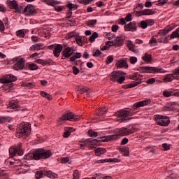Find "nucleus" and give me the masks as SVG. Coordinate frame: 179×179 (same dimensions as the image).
Instances as JSON below:
<instances>
[{"mask_svg":"<svg viewBox=\"0 0 179 179\" xmlns=\"http://www.w3.org/2000/svg\"><path fill=\"white\" fill-rule=\"evenodd\" d=\"M79 178H80L79 171L78 170L74 171L73 173V179H79Z\"/></svg>","mask_w":179,"mask_h":179,"instance_id":"nucleus-54","label":"nucleus"},{"mask_svg":"<svg viewBox=\"0 0 179 179\" xmlns=\"http://www.w3.org/2000/svg\"><path fill=\"white\" fill-rule=\"evenodd\" d=\"M87 142H88V143H90V145H92V148H94V146H96V145H100V141H98V140H96V139H94L92 141H90V139H87Z\"/></svg>","mask_w":179,"mask_h":179,"instance_id":"nucleus-34","label":"nucleus"},{"mask_svg":"<svg viewBox=\"0 0 179 179\" xmlns=\"http://www.w3.org/2000/svg\"><path fill=\"white\" fill-rule=\"evenodd\" d=\"M35 178L36 179H40L43 178V171H38L35 173Z\"/></svg>","mask_w":179,"mask_h":179,"instance_id":"nucleus-52","label":"nucleus"},{"mask_svg":"<svg viewBox=\"0 0 179 179\" xmlns=\"http://www.w3.org/2000/svg\"><path fill=\"white\" fill-rule=\"evenodd\" d=\"M14 66L13 68L15 71H20L21 69H23L24 68V62L23 58L20 57H15L13 59Z\"/></svg>","mask_w":179,"mask_h":179,"instance_id":"nucleus-9","label":"nucleus"},{"mask_svg":"<svg viewBox=\"0 0 179 179\" xmlns=\"http://www.w3.org/2000/svg\"><path fill=\"white\" fill-rule=\"evenodd\" d=\"M106 152V149L98 148L95 150V155H96L97 156H101V155H104Z\"/></svg>","mask_w":179,"mask_h":179,"instance_id":"nucleus-32","label":"nucleus"},{"mask_svg":"<svg viewBox=\"0 0 179 179\" xmlns=\"http://www.w3.org/2000/svg\"><path fill=\"white\" fill-rule=\"evenodd\" d=\"M9 153L10 157H14L17 153L18 156H23V150H22V143H19L15 147H11L9 149Z\"/></svg>","mask_w":179,"mask_h":179,"instance_id":"nucleus-8","label":"nucleus"},{"mask_svg":"<svg viewBox=\"0 0 179 179\" xmlns=\"http://www.w3.org/2000/svg\"><path fill=\"white\" fill-rule=\"evenodd\" d=\"M99 37V34L97 32H94L92 36L90 37V43H94L95 41L96 38Z\"/></svg>","mask_w":179,"mask_h":179,"instance_id":"nucleus-42","label":"nucleus"},{"mask_svg":"<svg viewBox=\"0 0 179 179\" xmlns=\"http://www.w3.org/2000/svg\"><path fill=\"white\" fill-rule=\"evenodd\" d=\"M176 94H177V92L174 93L171 91H164L163 92L164 97H171V96H176L178 97V96L176 95Z\"/></svg>","mask_w":179,"mask_h":179,"instance_id":"nucleus-33","label":"nucleus"},{"mask_svg":"<svg viewBox=\"0 0 179 179\" xmlns=\"http://www.w3.org/2000/svg\"><path fill=\"white\" fill-rule=\"evenodd\" d=\"M75 132V129L72 127H65L64 132L63 134L64 138H69L71 136V133Z\"/></svg>","mask_w":179,"mask_h":179,"instance_id":"nucleus-21","label":"nucleus"},{"mask_svg":"<svg viewBox=\"0 0 179 179\" xmlns=\"http://www.w3.org/2000/svg\"><path fill=\"white\" fill-rule=\"evenodd\" d=\"M115 66L116 68H117L118 69H121L122 68L128 69V62L125 59H121L120 60H117Z\"/></svg>","mask_w":179,"mask_h":179,"instance_id":"nucleus-17","label":"nucleus"},{"mask_svg":"<svg viewBox=\"0 0 179 179\" xmlns=\"http://www.w3.org/2000/svg\"><path fill=\"white\" fill-rule=\"evenodd\" d=\"M118 150L122 153L123 156H129V148L128 147H120Z\"/></svg>","mask_w":179,"mask_h":179,"instance_id":"nucleus-23","label":"nucleus"},{"mask_svg":"<svg viewBox=\"0 0 179 179\" xmlns=\"http://www.w3.org/2000/svg\"><path fill=\"white\" fill-rule=\"evenodd\" d=\"M145 22L147 23V27L148 26H153L155 24V20H153V19L145 20Z\"/></svg>","mask_w":179,"mask_h":179,"instance_id":"nucleus-53","label":"nucleus"},{"mask_svg":"<svg viewBox=\"0 0 179 179\" xmlns=\"http://www.w3.org/2000/svg\"><path fill=\"white\" fill-rule=\"evenodd\" d=\"M43 2L46 3V5H49V6H55V5H59V1H54V0H43Z\"/></svg>","mask_w":179,"mask_h":179,"instance_id":"nucleus-28","label":"nucleus"},{"mask_svg":"<svg viewBox=\"0 0 179 179\" xmlns=\"http://www.w3.org/2000/svg\"><path fill=\"white\" fill-rule=\"evenodd\" d=\"M27 33H29L28 29H20L16 31V36L20 38H23Z\"/></svg>","mask_w":179,"mask_h":179,"instance_id":"nucleus-25","label":"nucleus"},{"mask_svg":"<svg viewBox=\"0 0 179 179\" xmlns=\"http://www.w3.org/2000/svg\"><path fill=\"white\" fill-rule=\"evenodd\" d=\"M77 92H79L81 94L87 92L89 89L86 87L78 86L76 87Z\"/></svg>","mask_w":179,"mask_h":179,"instance_id":"nucleus-35","label":"nucleus"},{"mask_svg":"<svg viewBox=\"0 0 179 179\" xmlns=\"http://www.w3.org/2000/svg\"><path fill=\"white\" fill-rule=\"evenodd\" d=\"M86 26L94 27L97 24V20H90L85 22Z\"/></svg>","mask_w":179,"mask_h":179,"instance_id":"nucleus-29","label":"nucleus"},{"mask_svg":"<svg viewBox=\"0 0 179 179\" xmlns=\"http://www.w3.org/2000/svg\"><path fill=\"white\" fill-rule=\"evenodd\" d=\"M23 13H24V15H36V13H37V11L36 10L33 5L28 4L24 8Z\"/></svg>","mask_w":179,"mask_h":179,"instance_id":"nucleus-14","label":"nucleus"},{"mask_svg":"<svg viewBox=\"0 0 179 179\" xmlns=\"http://www.w3.org/2000/svg\"><path fill=\"white\" fill-rule=\"evenodd\" d=\"M17 80V78L12 74H8L0 80V83H10Z\"/></svg>","mask_w":179,"mask_h":179,"instance_id":"nucleus-13","label":"nucleus"},{"mask_svg":"<svg viewBox=\"0 0 179 179\" xmlns=\"http://www.w3.org/2000/svg\"><path fill=\"white\" fill-rule=\"evenodd\" d=\"M125 31H136L138 30V27L136 26V23L134 22H129L127 24L124 25Z\"/></svg>","mask_w":179,"mask_h":179,"instance_id":"nucleus-15","label":"nucleus"},{"mask_svg":"<svg viewBox=\"0 0 179 179\" xmlns=\"http://www.w3.org/2000/svg\"><path fill=\"white\" fill-rule=\"evenodd\" d=\"M174 79L179 80V71L178 68L175 71L173 74H166L164 78V82H172Z\"/></svg>","mask_w":179,"mask_h":179,"instance_id":"nucleus-10","label":"nucleus"},{"mask_svg":"<svg viewBox=\"0 0 179 179\" xmlns=\"http://www.w3.org/2000/svg\"><path fill=\"white\" fill-rule=\"evenodd\" d=\"M132 114L129 109H123L115 113V117H116V121L118 122H127L132 117H130Z\"/></svg>","mask_w":179,"mask_h":179,"instance_id":"nucleus-2","label":"nucleus"},{"mask_svg":"<svg viewBox=\"0 0 179 179\" xmlns=\"http://www.w3.org/2000/svg\"><path fill=\"white\" fill-rule=\"evenodd\" d=\"M171 38H179V29H177L172 33Z\"/></svg>","mask_w":179,"mask_h":179,"instance_id":"nucleus-43","label":"nucleus"},{"mask_svg":"<svg viewBox=\"0 0 179 179\" xmlns=\"http://www.w3.org/2000/svg\"><path fill=\"white\" fill-rule=\"evenodd\" d=\"M76 36H78V33L75 31H71L67 34L65 38L66 40H69V38H72V37H76Z\"/></svg>","mask_w":179,"mask_h":179,"instance_id":"nucleus-40","label":"nucleus"},{"mask_svg":"<svg viewBox=\"0 0 179 179\" xmlns=\"http://www.w3.org/2000/svg\"><path fill=\"white\" fill-rule=\"evenodd\" d=\"M118 162V159H100L95 162V163L101 164V163H117Z\"/></svg>","mask_w":179,"mask_h":179,"instance_id":"nucleus-22","label":"nucleus"},{"mask_svg":"<svg viewBox=\"0 0 179 179\" xmlns=\"http://www.w3.org/2000/svg\"><path fill=\"white\" fill-rule=\"evenodd\" d=\"M172 26H168L166 28H165L164 30L162 31V33L164 36H166V34H168V33H170L171 30H173Z\"/></svg>","mask_w":179,"mask_h":179,"instance_id":"nucleus-39","label":"nucleus"},{"mask_svg":"<svg viewBox=\"0 0 179 179\" xmlns=\"http://www.w3.org/2000/svg\"><path fill=\"white\" fill-rule=\"evenodd\" d=\"M141 81L131 83L130 84L126 85L125 89H132V87H136V86H138V85H141Z\"/></svg>","mask_w":179,"mask_h":179,"instance_id":"nucleus-30","label":"nucleus"},{"mask_svg":"<svg viewBox=\"0 0 179 179\" xmlns=\"http://www.w3.org/2000/svg\"><path fill=\"white\" fill-rule=\"evenodd\" d=\"M148 104H149V101L144 100V101H141L135 103L134 107H136L138 108L139 107H144V106H148Z\"/></svg>","mask_w":179,"mask_h":179,"instance_id":"nucleus-26","label":"nucleus"},{"mask_svg":"<svg viewBox=\"0 0 179 179\" xmlns=\"http://www.w3.org/2000/svg\"><path fill=\"white\" fill-rule=\"evenodd\" d=\"M75 50H73V48L72 47H67L64 48L62 51V59H66V58H69L73 52Z\"/></svg>","mask_w":179,"mask_h":179,"instance_id":"nucleus-12","label":"nucleus"},{"mask_svg":"<svg viewBox=\"0 0 179 179\" xmlns=\"http://www.w3.org/2000/svg\"><path fill=\"white\" fill-rule=\"evenodd\" d=\"M67 8H69V12H71V13H72L71 11L76 10V9H78V8H79V6L70 3L67 4Z\"/></svg>","mask_w":179,"mask_h":179,"instance_id":"nucleus-31","label":"nucleus"},{"mask_svg":"<svg viewBox=\"0 0 179 179\" xmlns=\"http://www.w3.org/2000/svg\"><path fill=\"white\" fill-rule=\"evenodd\" d=\"M113 61H114V57L112 55H109L107 57V59L106 61V64L110 65V64H111V62H113Z\"/></svg>","mask_w":179,"mask_h":179,"instance_id":"nucleus-45","label":"nucleus"},{"mask_svg":"<svg viewBox=\"0 0 179 179\" xmlns=\"http://www.w3.org/2000/svg\"><path fill=\"white\" fill-rule=\"evenodd\" d=\"M124 20H126L127 22H131V20H132V15L131 13L127 14V15L124 18Z\"/></svg>","mask_w":179,"mask_h":179,"instance_id":"nucleus-59","label":"nucleus"},{"mask_svg":"<svg viewBox=\"0 0 179 179\" xmlns=\"http://www.w3.org/2000/svg\"><path fill=\"white\" fill-rule=\"evenodd\" d=\"M142 59L145 61V62H150L152 61V55L148 53H145L144 56L142 57Z\"/></svg>","mask_w":179,"mask_h":179,"instance_id":"nucleus-38","label":"nucleus"},{"mask_svg":"<svg viewBox=\"0 0 179 179\" xmlns=\"http://www.w3.org/2000/svg\"><path fill=\"white\" fill-rule=\"evenodd\" d=\"M78 2L82 5H89L90 2H93V0H78Z\"/></svg>","mask_w":179,"mask_h":179,"instance_id":"nucleus-48","label":"nucleus"},{"mask_svg":"<svg viewBox=\"0 0 179 179\" xmlns=\"http://www.w3.org/2000/svg\"><path fill=\"white\" fill-rule=\"evenodd\" d=\"M43 43H37L35 45H33L30 47L29 50L30 51H36V50L37 51H40V50H42L43 48Z\"/></svg>","mask_w":179,"mask_h":179,"instance_id":"nucleus-24","label":"nucleus"},{"mask_svg":"<svg viewBox=\"0 0 179 179\" xmlns=\"http://www.w3.org/2000/svg\"><path fill=\"white\" fill-rule=\"evenodd\" d=\"M100 54H101V52L99 50H96L95 51H94L93 53V57H99V55H100Z\"/></svg>","mask_w":179,"mask_h":179,"instance_id":"nucleus-63","label":"nucleus"},{"mask_svg":"<svg viewBox=\"0 0 179 179\" xmlns=\"http://www.w3.org/2000/svg\"><path fill=\"white\" fill-rule=\"evenodd\" d=\"M8 111H19L20 110V107L19 106V104L17 102L15 101H12L9 103L8 107H7Z\"/></svg>","mask_w":179,"mask_h":179,"instance_id":"nucleus-16","label":"nucleus"},{"mask_svg":"<svg viewBox=\"0 0 179 179\" xmlns=\"http://www.w3.org/2000/svg\"><path fill=\"white\" fill-rule=\"evenodd\" d=\"M64 10V7L63 6H56L55 7V10H56V12H62V10Z\"/></svg>","mask_w":179,"mask_h":179,"instance_id":"nucleus-64","label":"nucleus"},{"mask_svg":"<svg viewBox=\"0 0 179 179\" xmlns=\"http://www.w3.org/2000/svg\"><path fill=\"white\" fill-rule=\"evenodd\" d=\"M29 68L31 71H36V69H38V66H37L35 64H31L29 65Z\"/></svg>","mask_w":179,"mask_h":179,"instance_id":"nucleus-56","label":"nucleus"},{"mask_svg":"<svg viewBox=\"0 0 179 179\" xmlns=\"http://www.w3.org/2000/svg\"><path fill=\"white\" fill-rule=\"evenodd\" d=\"M80 120V116H76L72 113V112H69L64 114L59 120V121H79Z\"/></svg>","mask_w":179,"mask_h":179,"instance_id":"nucleus-7","label":"nucleus"},{"mask_svg":"<svg viewBox=\"0 0 179 179\" xmlns=\"http://www.w3.org/2000/svg\"><path fill=\"white\" fill-rule=\"evenodd\" d=\"M127 45L129 48V50H130V51H135V45H134V43H132V41H129L127 42Z\"/></svg>","mask_w":179,"mask_h":179,"instance_id":"nucleus-41","label":"nucleus"},{"mask_svg":"<svg viewBox=\"0 0 179 179\" xmlns=\"http://www.w3.org/2000/svg\"><path fill=\"white\" fill-rule=\"evenodd\" d=\"M76 41L78 45H80V47H83V42L82 41L81 36H76Z\"/></svg>","mask_w":179,"mask_h":179,"instance_id":"nucleus-44","label":"nucleus"},{"mask_svg":"<svg viewBox=\"0 0 179 179\" xmlns=\"http://www.w3.org/2000/svg\"><path fill=\"white\" fill-rule=\"evenodd\" d=\"M154 120L157 125H160L161 127H167L170 124V119L166 116L155 115Z\"/></svg>","mask_w":179,"mask_h":179,"instance_id":"nucleus-5","label":"nucleus"},{"mask_svg":"<svg viewBox=\"0 0 179 179\" xmlns=\"http://www.w3.org/2000/svg\"><path fill=\"white\" fill-rule=\"evenodd\" d=\"M23 87H27V89H33V87H36V84L34 82L30 81H23L21 84Z\"/></svg>","mask_w":179,"mask_h":179,"instance_id":"nucleus-20","label":"nucleus"},{"mask_svg":"<svg viewBox=\"0 0 179 179\" xmlns=\"http://www.w3.org/2000/svg\"><path fill=\"white\" fill-rule=\"evenodd\" d=\"M107 113V108L106 107H103V108H101L99 110V113H97L98 115L101 116L104 115Z\"/></svg>","mask_w":179,"mask_h":179,"instance_id":"nucleus-46","label":"nucleus"},{"mask_svg":"<svg viewBox=\"0 0 179 179\" xmlns=\"http://www.w3.org/2000/svg\"><path fill=\"white\" fill-rule=\"evenodd\" d=\"M7 2L10 9H15L17 13H20V10H19V5L15 0L8 1Z\"/></svg>","mask_w":179,"mask_h":179,"instance_id":"nucleus-18","label":"nucleus"},{"mask_svg":"<svg viewBox=\"0 0 179 179\" xmlns=\"http://www.w3.org/2000/svg\"><path fill=\"white\" fill-rule=\"evenodd\" d=\"M110 80L113 82H117L118 83H122L125 80V73L121 71H116L109 74Z\"/></svg>","mask_w":179,"mask_h":179,"instance_id":"nucleus-4","label":"nucleus"},{"mask_svg":"<svg viewBox=\"0 0 179 179\" xmlns=\"http://www.w3.org/2000/svg\"><path fill=\"white\" fill-rule=\"evenodd\" d=\"M36 62L37 64H40L41 65H47L48 64V61L41 59H36Z\"/></svg>","mask_w":179,"mask_h":179,"instance_id":"nucleus-51","label":"nucleus"},{"mask_svg":"<svg viewBox=\"0 0 179 179\" xmlns=\"http://www.w3.org/2000/svg\"><path fill=\"white\" fill-rule=\"evenodd\" d=\"M143 16H150L152 15H155V12L152 10H149V9H145L143 10Z\"/></svg>","mask_w":179,"mask_h":179,"instance_id":"nucleus-37","label":"nucleus"},{"mask_svg":"<svg viewBox=\"0 0 179 179\" xmlns=\"http://www.w3.org/2000/svg\"><path fill=\"white\" fill-rule=\"evenodd\" d=\"M149 44H150L151 47H155V45L157 44V40H156L155 37H152L149 41Z\"/></svg>","mask_w":179,"mask_h":179,"instance_id":"nucleus-47","label":"nucleus"},{"mask_svg":"<svg viewBox=\"0 0 179 179\" xmlns=\"http://www.w3.org/2000/svg\"><path fill=\"white\" fill-rule=\"evenodd\" d=\"M144 70L147 73H166V70L156 67L145 66Z\"/></svg>","mask_w":179,"mask_h":179,"instance_id":"nucleus-11","label":"nucleus"},{"mask_svg":"<svg viewBox=\"0 0 179 179\" xmlns=\"http://www.w3.org/2000/svg\"><path fill=\"white\" fill-rule=\"evenodd\" d=\"M62 45L58 44L55 47V50L53 51V54L55 57H59L61 55V51H62Z\"/></svg>","mask_w":179,"mask_h":179,"instance_id":"nucleus-19","label":"nucleus"},{"mask_svg":"<svg viewBox=\"0 0 179 179\" xmlns=\"http://www.w3.org/2000/svg\"><path fill=\"white\" fill-rule=\"evenodd\" d=\"M51 156L52 153L50 150L40 148L25 155L24 159L25 160H41V159H49Z\"/></svg>","mask_w":179,"mask_h":179,"instance_id":"nucleus-1","label":"nucleus"},{"mask_svg":"<svg viewBox=\"0 0 179 179\" xmlns=\"http://www.w3.org/2000/svg\"><path fill=\"white\" fill-rule=\"evenodd\" d=\"M88 135H89V136H91V137H92V138H96V136H97V132L93 131V130L90 129V130L88 131Z\"/></svg>","mask_w":179,"mask_h":179,"instance_id":"nucleus-49","label":"nucleus"},{"mask_svg":"<svg viewBox=\"0 0 179 179\" xmlns=\"http://www.w3.org/2000/svg\"><path fill=\"white\" fill-rule=\"evenodd\" d=\"M135 132V128L134 127H122L116 129V134L119 136H127Z\"/></svg>","mask_w":179,"mask_h":179,"instance_id":"nucleus-6","label":"nucleus"},{"mask_svg":"<svg viewBox=\"0 0 179 179\" xmlns=\"http://www.w3.org/2000/svg\"><path fill=\"white\" fill-rule=\"evenodd\" d=\"M41 96H42V97H45V99H47L48 100H52V96L45 92L41 91Z\"/></svg>","mask_w":179,"mask_h":179,"instance_id":"nucleus-36","label":"nucleus"},{"mask_svg":"<svg viewBox=\"0 0 179 179\" xmlns=\"http://www.w3.org/2000/svg\"><path fill=\"white\" fill-rule=\"evenodd\" d=\"M162 148H164V150H170V145L168 143L162 144Z\"/></svg>","mask_w":179,"mask_h":179,"instance_id":"nucleus-60","label":"nucleus"},{"mask_svg":"<svg viewBox=\"0 0 179 179\" xmlns=\"http://www.w3.org/2000/svg\"><path fill=\"white\" fill-rule=\"evenodd\" d=\"M45 176H46V177H48V178H57L58 177V174L51 171H45Z\"/></svg>","mask_w":179,"mask_h":179,"instance_id":"nucleus-27","label":"nucleus"},{"mask_svg":"<svg viewBox=\"0 0 179 179\" xmlns=\"http://www.w3.org/2000/svg\"><path fill=\"white\" fill-rule=\"evenodd\" d=\"M129 62H130V64H136V62H138V58H136V57H131L129 58Z\"/></svg>","mask_w":179,"mask_h":179,"instance_id":"nucleus-55","label":"nucleus"},{"mask_svg":"<svg viewBox=\"0 0 179 179\" xmlns=\"http://www.w3.org/2000/svg\"><path fill=\"white\" fill-rule=\"evenodd\" d=\"M0 31L1 33H3L5 31V25H3V22L0 20Z\"/></svg>","mask_w":179,"mask_h":179,"instance_id":"nucleus-58","label":"nucleus"},{"mask_svg":"<svg viewBox=\"0 0 179 179\" xmlns=\"http://www.w3.org/2000/svg\"><path fill=\"white\" fill-rule=\"evenodd\" d=\"M73 73L74 75H78V73H79V69L75 66H73Z\"/></svg>","mask_w":179,"mask_h":179,"instance_id":"nucleus-61","label":"nucleus"},{"mask_svg":"<svg viewBox=\"0 0 179 179\" xmlns=\"http://www.w3.org/2000/svg\"><path fill=\"white\" fill-rule=\"evenodd\" d=\"M156 82V79H155V78H152L148 79L146 81L147 85H153Z\"/></svg>","mask_w":179,"mask_h":179,"instance_id":"nucleus-57","label":"nucleus"},{"mask_svg":"<svg viewBox=\"0 0 179 179\" xmlns=\"http://www.w3.org/2000/svg\"><path fill=\"white\" fill-rule=\"evenodd\" d=\"M30 132H31V128L28 122H22L17 128V135L19 136H29Z\"/></svg>","mask_w":179,"mask_h":179,"instance_id":"nucleus-3","label":"nucleus"},{"mask_svg":"<svg viewBox=\"0 0 179 179\" xmlns=\"http://www.w3.org/2000/svg\"><path fill=\"white\" fill-rule=\"evenodd\" d=\"M118 29H120V27L118 25H113L112 26V31H113V33L117 32Z\"/></svg>","mask_w":179,"mask_h":179,"instance_id":"nucleus-62","label":"nucleus"},{"mask_svg":"<svg viewBox=\"0 0 179 179\" xmlns=\"http://www.w3.org/2000/svg\"><path fill=\"white\" fill-rule=\"evenodd\" d=\"M140 27H141V29H147L148 27V24L146 22V20H142L141 22H140V25H139Z\"/></svg>","mask_w":179,"mask_h":179,"instance_id":"nucleus-50","label":"nucleus"}]
</instances>
